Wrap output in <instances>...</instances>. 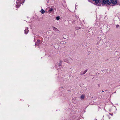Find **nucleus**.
I'll return each mask as SVG.
<instances>
[{
	"instance_id": "nucleus-12",
	"label": "nucleus",
	"mask_w": 120,
	"mask_h": 120,
	"mask_svg": "<svg viewBox=\"0 0 120 120\" xmlns=\"http://www.w3.org/2000/svg\"><path fill=\"white\" fill-rule=\"evenodd\" d=\"M60 63H61L62 62V61L61 60H60Z\"/></svg>"
},
{
	"instance_id": "nucleus-8",
	"label": "nucleus",
	"mask_w": 120,
	"mask_h": 120,
	"mask_svg": "<svg viewBox=\"0 0 120 120\" xmlns=\"http://www.w3.org/2000/svg\"><path fill=\"white\" fill-rule=\"evenodd\" d=\"M53 30H55V31H59V30L57 28H55V27H54L53 28Z\"/></svg>"
},
{
	"instance_id": "nucleus-7",
	"label": "nucleus",
	"mask_w": 120,
	"mask_h": 120,
	"mask_svg": "<svg viewBox=\"0 0 120 120\" xmlns=\"http://www.w3.org/2000/svg\"><path fill=\"white\" fill-rule=\"evenodd\" d=\"M64 61L65 62L69 63H70L69 61V60H66V59H64Z\"/></svg>"
},
{
	"instance_id": "nucleus-11",
	"label": "nucleus",
	"mask_w": 120,
	"mask_h": 120,
	"mask_svg": "<svg viewBox=\"0 0 120 120\" xmlns=\"http://www.w3.org/2000/svg\"><path fill=\"white\" fill-rule=\"evenodd\" d=\"M119 25H117L116 26V27L117 28L119 27Z\"/></svg>"
},
{
	"instance_id": "nucleus-6",
	"label": "nucleus",
	"mask_w": 120,
	"mask_h": 120,
	"mask_svg": "<svg viewBox=\"0 0 120 120\" xmlns=\"http://www.w3.org/2000/svg\"><path fill=\"white\" fill-rule=\"evenodd\" d=\"M45 11L43 9H42L40 11V12L42 14H44L45 13Z\"/></svg>"
},
{
	"instance_id": "nucleus-9",
	"label": "nucleus",
	"mask_w": 120,
	"mask_h": 120,
	"mask_svg": "<svg viewBox=\"0 0 120 120\" xmlns=\"http://www.w3.org/2000/svg\"><path fill=\"white\" fill-rule=\"evenodd\" d=\"M28 30L27 29H26L25 30V34H27L28 32Z\"/></svg>"
},
{
	"instance_id": "nucleus-1",
	"label": "nucleus",
	"mask_w": 120,
	"mask_h": 120,
	"mask_svg": "<svg viewBox=\"0 0 120 120\" xmlns=\"http://www.w3.org/2000/svg\"><path fill=\"white\" fill-rule=\"evenodd\" d=\"M25 0H18L16 2V7H19L20 5V4L23 3Z\"/></svg>"
},
{
	"instance_id": "nucleus-5",
	"label": "nucleus",
	"mask_w": 120,
	"mask_h": 120,
	"mask_svg": "<svg viewBox=\"0 0 120 120\" xmlns=\"http://www.w3.org/2000/svg\"><path fill=\"white\" fill-rule=\"evenodd\" d=\"M85 98V96L83 95H82L80 97V98L81 99H83Z\"/></svg>"
},
{
	"instance_id": "nucleus-10",
	"label": "nucleus",
	"mask_w": 120,
	"mask_h": 120,
	"mask_svg": "<svg viewBox=\"0 0 120 120\" xmlns=\"http://www.w3.org/2000/svg\"><path fill=\"white\" fill-rule=\"evenodd\" d=\"M56 19L57 20H59V19H60V17H57L56 18Z\"/></svg>"
},
{
	"instance_id": "nucleus-2",
	"label": "nucleus",
	"mask_w": 120,
	"mask_h": 120,
	"mask_svg": "<svg viewBox=\"0 0 120 120\" xmlns=\"http://www.w3.org/2000/svg\"><path fill=\"white\" fill-rule=\"evenodd\" d=\"M111 2L110 0H103V2L105 4L107 3L108 4H111Z\"/></svg>"
},
{
	"instance_id": "nucleus-3",
	"label": "nucleus",
	"mask_w": 120,
	"mask_h": 120,
	"mask_svg": "<svg viewBox=\"0 0 120 120\" xmlns=\"http://www.w3.org/2000/svg\"><path fill=\"white\" fill-rule=\"evenodd\" d=\"M54 7L53 6H52L51 8L49 10V11L51 13L54 10Z\"/></svg>"
},
{
	"instance_id": "nucleus-4",
	"label": "nucleus",
	"mask_w": 120,
	"mask_h": 120,
	"mask_svg": "<svg viewBox=\"0 0 120 120\" xmlns=\"http://www.w3.org/2000/svg\"><path fill=\"white\" fill-rule=\"evenodd\" d=\"M94 2H95L96 4H98L100 0H93Z\"/></svg>"
}]
</instances>
